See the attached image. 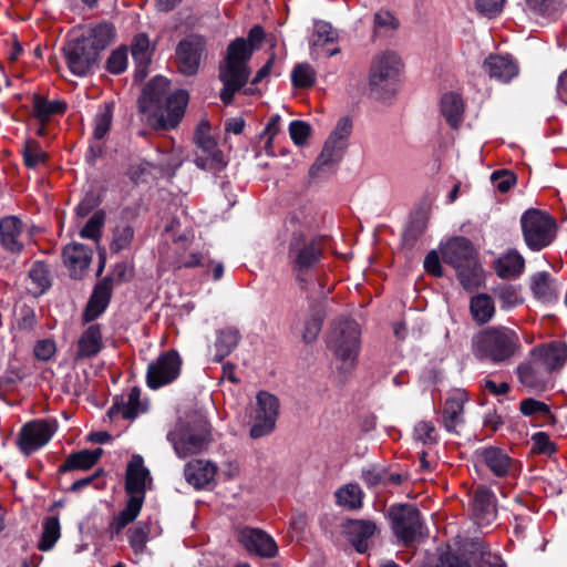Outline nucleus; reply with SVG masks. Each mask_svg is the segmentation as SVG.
<instances>
[{
	"mask_svg": "<svg viewBox=\"0 0 567 567\" xmlns=\"http://www.w3.org/2000/svg\"><path fill=\"white\" fill-rule=\"evenodd\" d=\"M264 38V29L260 25H255L250 29L247 39L236 38L228 44L226 54L219 63L218 74L223 83L219 94L223 103L230 104L235 94L247 84L250 76L248 63Z\"/></svg>",
	"mask_w": 567,
	"mask_h": 567,
	"instance_id": "nucleus-1",
	"label": "nucleus"
},
{
	"mask_svg": "<svg viewBox=\"0 0 567 567\" xmlns=\"http://www.w3.org/2000/svg\"><path fill=\"white\" fill-rule=\"evenodd\" d=\"M152 484V477L148 468L144 465L141 455L132 456L125 472V493L128 496L125 507L120 511L109 524V534L113 538L133 523L140 515L147 485Z\"/></svg>",
	"mask_w": 567,
	"mask_h": 567,
	"instance_id": "nucleus-2",
	"label": "nucleus"
},
{
	"mask_svg": "<svg viewBox=\"0 0 567 567\" xmlns=\"http://www.w3.org/2000/svg\"><path fill=\"white\" fill-rule=\"evenodd\" d=\"M167 440L181 458L199 454L212 442L210 424L202 412L189 413L176 422Z\"/></svg>",
	"mask_w": 567,
	"mask_h": 567,
	"instance_id": "nucleus-3",
	"label": "nucleus"
},
{
	"mask_svg": "<svg viewBox=\"0 0 567 567\" xmlns=\"http://www.w3.org/2000/svg\"><path fill=\"white\" fill-rule=\"evenodd\" d=\"M442 259L452 266L462 287L474 290L483 282V269L472 243L465 237H454L441 247Z\"/></svg>",
	"mask_w": 567,
	"mask_h": 567,
	"instance_id": "nucleus-4",
	"label": "nucleus"
},
{
	"mask_svg": "<svg viewBox=\"0 0 567 567\" xmlns=\"http://www.w3.org/2000/svg\"><path fill=\"white\" fill-rule=\"evenodd\" d=\"M520 348L518 334L505 327L487 328L472 338L473 354L480 360L502 363L509 360Z\"/></svg>",
	"mask_w": 567,
	"mask_h": 567,
	"instance_id": "nucleus-5",
	"label": "nucleus"
},
{
	"mask_svg": "<svg viewBox=\"0 0 567 567\" xmlns=\"http://www.w3.org/2000/svg\"><path fill=\"white\" fill-rule=\"evenodd\" d=\"M168 81L163 76L154 78L144 89V99L159 109L157 118L162 128H174L182 120L188 103V93L177 90L166 94Z\"/></svg>",
	"mask_w": 567,
	"mask_h": 567,
	"instance_id": "nucleus-6",
	"label": "nucleus"
},
{
	"mask_svg": "<svg viewBox=\"0 0 567 567\" xmlns=\"http://www.w3.org/2000/svg\"><path fill=\"white\" fill-rule=\"evenodd\" d=\"M402 71L400 56L390 51L377 54L370 65L369 87L379 100H385L394 94Z\"/></svg>",
	"mask_w": 567,
	"mask_h": 567,
	"instance_id": "nucleus-7",
	"label": "nucleus"
},
{
	"mask_svg": "<svg viewBox=\"0 0 567 567\" xmlns=\"http://www.w3.org/2000/svg\"><path fill=\"white\" fill-rule=\"evenodd\" d=\"M193 142L195 144L193 162L197 168L215 175L226 168L228 159L218 146L217 141L213 137L210 125L207 121H202L197 124Z\"/></svg>",
	"mask_w": 567,
	"mask_h": 567,
	"instance_id": "nucleus-8",
	"label": "nucleus"
},
{
	"mask_svg": "<svg viewBox=\"0 0 567 567\" xmlns=\"http://www.w3.org/2000/svg\"><path fill=\"white\" fill-rule=\"evenodd\" d=\"M520 224L525 243L532 250H542L555 238L556 223L542 210L534 208L526 210L520 218Z\"/></svg>",
	"mask_w": 567,
	"mask_h": 567,
	"instance_id": "nucleus-9",
	"label": "nucleus"
},
{
	"mask_svg": "<svg viewBox=\"0 0 567 567\" xmlns=\"http://www.w3.org/2000/svg\"><path fill=\"white\" fill-rule=\"evenodd\" d=\"M329 348L341 362V368L349 370L354 365L359 351V329L354 321L340 322L332 330L329 338Z\"/></svg>",
	"mask_w": 567,
	"mask_h": 567,
	"instance_id": "nucleus-10",
	"label": "nucleus"
},
{
	"mask_svg": "<svg viewBox=\"0 0 567 567\" xmlns=\"http://www.w3.org/2000/svg\"><path fill=\"white\" fill-rule=\"evenodd\" d=\"M393 534L403 545L412 544L422 534L420 511L412 504H394L388 511Z\"/></svg>",
	"mask_w": 567,
	"mask_h": 567,
	"instance_id": "nucleus-11",
	"label": "nucleus"
},
{
	"mask_svg": "<svg viewBox=\"0 0 567 567\" xmlns=\"http://www.w3.org/2000/svg\"><path fill=\"white\" fill-rule=\"evenodd\" d=\"M323 257V244L319 238L293 236L289 243L288 259L293 271L308 272Z\"/></svg>",
	"mask_w": 567,
	"mask_h": 567,
	"instance_id": "nucleus-12",
	"label": "nucleus"
},
{
	"mask_svg": "<svg viewBox=\"0 0 567 567\" xmlns=\"http://www.w3.org/2000/svg\"><path fill=\"white\" fill-rule=\"evenodd\" d=\"M352 133V121L341 117L324 143L321 154L312 165V171L337 164L343 157L348 140Z\"/></svg>",
	"mask_w": 567,
	"mask_h": 567,
	"instance_id": "nucleus-13",
	"label": "nucleus"
},
{
	"mask_svg": "<svg viewBox=\"0 0 567 567\" xmlns=\"http://www.w3.org/2000/svg\"><path fill=\"white\" fill-rule=\"evenodd\" d=\"M58 429L55 420H35L23 425L19 434L20 451L30 455L44 446Z\"/></svg>",
	"mask_w": 567,
	"mask_h": 567,
	"instance_id": "nucleus-14",
	"label": "nucleus"
},
{
	"mask_svg": "<svg viewBox=\"0 0 567 567\" xmlns=\"http://www.w3.org/2000/svg\"><path fill=\"white\" fill-rule=\"evenodd\" d=\"M256 399V415L250 429V436L252 439H259L272 432L280 405L278 398L266 391H260Z\"/></svg>",
	"mask_w": 567,
	"mask_h": 567,
	"instance_id": "nucleus-15",
	"label": "nucleus"
},
{
	"mask_svg": "<svg viewBox=\"0 0 567 567\" xmlns=\"http://www.w3.org/2000/svg\"><path fill=\"white\" fill-rule=\"evenodd\" d=\"M181 358L174 350L162 353L154 362L148 364L146 383L156 390L173 382L181 372Z\"/></svg>",
	"mask_w": 567,
	"mask_h": 567,
	"instance_id": "nucleus-16",
	"label": "nucleus"
},
{
	"mask_svg": "<svg viewBox=\"0 0 567 567\" xmlns=\"http://www.w3.org/2000/svg\"><path fill=\"white\" fill-rule=\"evenodd\" d=\"M342 532L357 553L365 554L380 535L381 528L373 519L358 518L347 519L342 524Z\"/></svg>",
	"mask_w": 567,
	"mask_h": 567,
	"instance_id": "nucleus-17",
	"label": "nucleus"
},
{
	"mask_svg": "<svg viewBox=\"0 0 567 567\" xmlns=\"http://www.w3.org/2000/svg\"><path fill=\"white\" fill-rule=\"evenodd\" d=\"M70 71L78 75H86L95 64L99 54L83 38L71 40L64 48Z\"/></svg>",
	"mask_w": 567,
	"mask_h": 567,
	"instance_id": "nucleus-18",
	"label": "nucleus"
},
{
	"mask_svg": "<svg viewBox=\"0 0 567 567\" xmlns=\"http://www.w3.org/2000/svg\"><path fill=\"white\" fill-rule=\"evenodd\" d=\"M237 540L248 553L259 557L274 558L278 554L275 539L260 528H238Z\"/></svg>",
	"mask_w": 567,
	"mask_h": 567,
	"instance_id": "nucleus-19",
	"label": "nucleus"
},
{
	"mask_svg": "<svg viewBox=\"0 0 567 567\" xmlns=\"http://www.w3.org/2000/svg\"><path fill=\"white\" fill-rule=\"evenodd\" d=\"M204 49L205 40L199 35H189L183 39L176 48L178 71L188 76L196 74Z\"/></svg>",
	"mask_w": 567,
	"mask_h": 567,
	"instance_id": "nucleus-20",
	"label": "nucleus"
},
{
	"mask_svg": "<svg viewBox=\"0 0 567 567\" xmlns=\"http://www.w3.org/2000/svg\"><path fill=\"white\" fill-rule=\"evenodd\" d=\"M473 518L478 526H488L497 517L496 496L484 485L477 486L472 495Z\"/></svg>",
	"mask_w": 567,
	"mask_h": 567,
	"instance_id": "nucleus-21",
	"label": "nucleus"
},
{
	"mask_svg": "<svg viewBox=\"0 0 567 567\" xmlns=\"http://www.w3.org/2000/svg\"><path fill=\"white\" fill-rule=\"evenodd\" d=\"M25 237L24 224L19 217L10 215L0 219V245L6 251L19 255Z\"/></svg>",
	"mask_w": 567,
	"mask_h": 567,
	"instance_id": "nucleus-22",
	"label": "nucleus"
},
{
	"mask_svg": "<svg viewBox=\"0 0 567 567\" xmlns=\"http://www.w3.org/2000/svg\"><path fill=\"white\" fill-rule=\"evenodd\" d=\"M550 371L536 358L530 354L527 362H523L517 367V377L519 382L536 391H544L547 386Z\"/></svg>",
	"mask_w": 567,
	"mask_h": 567,
	"instance_id": "nucleus-23",
	"label": "nucleus"
},
{
	"mask_svg": "<svg viewBox=\"0 0 567 567\" xmlns=\"http://www.w3.org/2000/svg\"><path fill=\"white\" fill-rule=\"evenodd\" d=\"M489 78L507 83L518 74V64L511 55L491 54L483 62Z\"/></svg>",
	"mask_w": 567,
	"mask_h": 567,
	"instance_id": "nucleus-24",
	"label": "nucleus"
},
{
	"mask_svg": "<svg viewBox=\"0 0 567 567\" xmlns=\"http://www.w3.org/2000/svg\"><path fill=\"white\" fill-rule=\"evenodd\" d=\"M112 295V280L104 278L96 284L84 311L86 322L95 320L107 308Z\"/></svg>",
	"mask_w": 567,
	"mask_h": 567,
	"instance_id": "nucleus-25",
	"label": "nucleus"
},
{
	"mask_svg": "<svg viewBox=\"0 0 567 567\" xmlns=\"http://www.w3.org/2000/svg\"><path fill=\"white\" fill-rule=\"evenodd\" d=\"M112 295V280L104 278L96 284L84 311L86 322L95 320L107 308Z\"/></svg>",
	"mask_w": 567,
	"mask_h": 567,
	"instance_id": "nucleus-26",
	"label": "nucleus"
},
{
	"mask_svg": "<svg viewBox=\"0 0 567 567\" xmlns=\"http://www.w3.org/2000/svg\"><path fill=\"white\" fill-rule=\"evenodd\" d=\"M193 239L194 234L188 230L174 238L176 258L174 259L173 265L176 269L195 268L204 265L205 257L202 252L192 251L186 254V249L189 247Z\"/></svg>",
	"mask_w": 567,
	"mask_h": 567,
	"instance_id": "nucleus-27",
	"label": "nucleus"
},
{
	"mask_svg": "<svg viewBox=\"0 0 567 567\" xmlns=\"http://www.w3.org/2000/svg\"><path fill=\"white\" fill-rule=\"evenodd\" d=\"M62 255L71 276L80 277L91 262L92 250L83 244L73 243L64 247Z\"/></svg>",
	"mask_w": 567,
	"mask_h": 567,
	"instance_id": "nucleus-28",
	"label": "nucleus"
},
{
	"mask_svg": "<svg viewBox=\"0 0 567 567\" xmlns=\"http://www.w3.org/2000/svg\"><path fill=\"white\" fill-rule=\"evenodd\" d=\"M544 364L550 372L560 369L567 360V344L560 341H554L548 344L534 348L530 352Z\"/></svg>",
	"mask_w": 567,
	"mask_h": 567,
	"instance_id": "nucleus-29",
	"label": "nucleus"
},
{
	"mask_svg": "<svg viewBox=\"0 0 567 567\" xmlns=\"http://www.w3.org/2000/svg\"><path fill=\"white\" fill-rule=\"evenodd\" d=\"M477 460L497 477L506 476L512 466V458L503 450L494 446L478 451Z\"/></svg>",
	"mask_w": 567,
	"mask_h": 567,
	"instance_id": "nucleus-30",
	"label": "nucleus"
},
{
	"mask_svg": "<svg viewBox=\"0 0 567 567\" xmlns=\"http://www.w3.org/2000/svg\"><path fill=\"white\" fill-rule=\"evenodd\" d=\"M101 327L97 323L89 326L80 336L76 343L74 360H83L95 357L102 349Z\"/></svg>",
	"mask_w": 567,
	"mask_h": 567,
	"instance_id": "nucleus-31",
	"label": "nucleus"
},
{
	"mask_svg": "<svg viewBox=\"0 0 567 567\" xmlns=\"http://www.w3.org/2000/svg\"><path fill=\"white\" fill-rule=\"evenodd\" d=\"M494 269L499 278L515 279L524 272L525 259L517 250L509 249L494 261Z\"/></svg>",
	"mask_w": 567,
	"mask_h": 567,
	"instance_id": "nucleus-32",
	"label": "nucleus"
},
{
	"mask_svg": "<svg viewBox=\"0 0 567 567\" xmlns=\"http://www.w3.org/2000/svg\"><path fill=\"white\" fill-rule=\"evenodd\" d=\"M216 471L217 468L212 462L196 460L186 464L184 474L189 484L200 488L213 482Z\"/></svg>",
	"mask_w": 567,
	"mask_h": 567,
	"instance_id": "nucleus-33",
	"label": "nucleus"
},
{
	"mask_svg": "<svg viewBox=\"0 0 567 567\" xmlns=\"http://www.w3.org/2000/svg\"><path fill=\"white\" fill-rule=\"evenodd\" d=\"M146 410L141 401V390L132 388L126 399L116 400L110 409V415H121L125 420H133Z\"/></svg>",
	"mask_w": 567,
	"mask_h": 567,
	"instance_id": "nucleus-34",
	"label": "nucleus"
},
{
	"mask_svg": "<svg viewBox=\"0 0 567 567\" xmlns=\"http://www.w3.org/2000/svg\"><path fill=\"white\" fill-rule=\"evenodd\" d=\"M103 454L102 449L82 450L70 454L64 463L60 465L59 472L65 473L70 471H87L93 467Z\"/></svg>",
	"mask_w": 567,
	"mask_h": 567,
	"instance_id": "nucleus-35",
	"label": "nucleus"
},
{
	"mask_svg": "<svg viewBox=\"0 0 567 567\" xmlns=\"http://www.w3.org/2000/svg\"><path fill=\"white\" fill-rule=\"evenodd\" d=\"M532 291L542 302H554L558 299V286L548 272H538L532 278Z\"/></svg>",
	"mask_w": 567,
	"mask_h": 567,
	"instance_id": "nucleus-36",
	"label": "nucleus"
},
{
	"mask_svg": "<svg viewBox=\"0 0 567 567\" xmlns=\"http://www.w3.org/2000/svg\"><path fill=\"white\" fill-rule=\"evenodd\" d=\"M441 112L449 125L457 128L463 121L464 104L462 97L454 92L445 93L441 100Z\"/></svg>",
	"mask_w": 567,
	"mask_h": 567,
	"instance_id": "nucleus-37",
	"label": "nucleus"
},
{
	"mask_svg": "<svg viewBox=\"0 0 567 567\" xmlns=\"http://www.w3.org/2000/svg\"><path fill=\"white\" fill-rule=\"evenodd\" d=\"M467 551L475 567H506L502 557L481 542H473Z\"/></svg>",
	"mask_w": 567,
	"mask_h": 567,
	"instance_id": "nucleus-38",
	"label": "nucleus"
},
{
	"mask_svg": "<svg viewBox=\"0 0 567 567\" xmlns=\"http://www.w3.org/2000/svg\"><path fill=\"white\" fill-rule=\"evenodd\" d=\"M240 333L236 328L229 327L217 331L215 341V355L217 362L223 361L238 346Z\"/></svg>",
	"mask_w": 567,
	"mask_h": 567,
	"instance_id": "nucleus-39",
	"label": "nucleus"
},
{
	"mask_svg": "<svg viewBox=\"0 0 567 567\" xmlns=\"http://www.w3.org/2000/svg\"><path fill=\"white\" fill-rule=\"evenodd\" d=\"M113 37L114 30L112 24L103 22L87 29L81 38L100 54L101 51L111 44Z\"/></svg>",
	"mask_w": 567,
	"mask_h": 567,
	"instance_id": "nucleus-40",
	"label": "nucleus"
},
{
	"mask_svg": "<svg viewBox=\"0 0 567 567\" xmlns=\"http://www.w3.org/2000/svg\"><path fill=\"white\" fill-rule=\"evenodd\" d=\"M131 52L136 64L137 75L144 78L151 62L150 40L146 34L141 33L134 38Z\"/></svg>",
	"mask_w": 567,
	"mask_h": 567,
	"instance_id": "nucleus-41",
	"label": "nucleus"
},
{
	"mask_svg": "<svg viewBox=\"0 0 567 567\" xmlns=\"http://www.w3.org/2000/svg\"><path fill=\"white\" fill-rule=\"evenodd\" d=\"M470 311L476 323H487L495 315V305L492 297L486 293H480L472 297L470 301Z\"/></svg>",
	"mask_w": 567,
	"mask_h": 567,
	"instance_id": "nucleus-42",
	"label": "nucleus"
},
{
	"mask_svg": "<svg viewBox=\"0 0 567 567\" xmlns=\"http://www.w3.org/2000/svg\"><path fill=\"white\" fill-rule=\"evenodd\" d=\"M364 493L355 483L347 484L336 492L337 504L348 509H360L363 505Z\"/></svg>",
	"mask_w": 567,
	"mask_h": 567,
	"instance_id": "nucleus-43",
	"label": "nucleus"
},
{
	"mask_svg": "<svg viewBox=\"0 0 567 567\" xmlns=\"http://www.w3.org/2000/svg\"><path fill=\"white\" fill-rule=\"evenodd\" d=\"M32 107L34 116L44 124L52 115L64 113L66 105L59 100L49 101L40 95H34Z\"/></svg>",
	"mask_w": 567,
	"mask_h": 567,
	"instance_id": "nucleus-44",
	"label": "nucleus"
},
{
	"mask_svg": "<svg viewBox=\"0 0 567 567\" xmlns=\"http://www.w3.org/2000/svg\"><path fill=\"white\" fill-rule=\"evenodd\" d=\"M464 412V401L461 396L447 399L443 410V423L449 432H455L456 427L461 425Z\"/></svg>",
	"mask_w": 567,
	"mask_h": 567,
	"instance_id": "nucleus-45",
	"label": "nucleus"
},
{
	"mask_svg": "<svg viewBox=\"0 0 567 567\" xmlns=\"http://www.w3.org/2000/svg\"><path fill=\"white\" fill-rule=\"evenodd\" d=\"M151 526L147 522L140 520L127 530V540L135 556L145 553L150 540Z\"/></svg>",
	"mask_w": 567,
	"mask_h": 567,
	"instance_id": "nucleus-46",
	"label": "nucleus"
},
{
	"mask_svg": "<svg viewBox=\"0 0 567 567\" xmlns=\"http://www.w3.org/2000/svg\"><path fill=\"white\" fill-rule=\"evenodd\" d=\"M519 412L524 416L542 417L544 422L540 425L554 424L556 421L555 416L551 414L549 405L533 398H527L520 401Z\"/></svg>",
	"mask_w": 567,
	"mask_h": 567,
	"instance_id": "nucleus-47",
	"label": "nucleus"
},
{
	"mask_svg": "<svg viewBox=\"0 0 567 567\" xmlns=\"http://www.w3.org/2000/svg\"><path fill=\"white\" fill-rule=\"evenodd\" d=\"M61 536V526L58 516H49L42 523V535L38 544L41 551L53 548Z\"/></svg>",
	"mask_w": 567,
	"mask_h": 567,
	"instance_id": "nucleus-48",
	"label": "nucleus"
},
{
	"mask_svg": "<svg viewBox=\"0 0 567 567\" xmlns=\"http://www.w3.org/2000/svg\"><path fill=\"white\" fill-rule=\"evenodd\" d=\"M134 238V229L127 224L117 225L113 230L110 250L118 254L124 249H128Z\"/></svg>",
	"mask_w": 567,
	"mask_h": 567,
	"instance_id": "nucleus-49",
	"label": "nucleus"
},
{
	"mask_svg": "<svg viewBox=\"0 0 567 567\" xmlns=\"http://www.w3.org/2000/svg\"><path fill=\"white\" fill-rule=\"evenodd\" d=\"M113 111L111 104H104L93 120V137L97 141L105 137L112 124Z\"/></svg>",
	"mask_w": 567,
	"mask_h": 567,
	"instance_id": "nucleus-50",
	"label": "nucleus"
},
{
	"mask_svg": "<svg viewBox=\"0 0 567 567\" xmlns=\"http://www.w3.org/2000/svg\"><path fill=\"white\" fill-rule=\"evenodd\" d=\"M22 155L24 165L29 168H35L47 161V153L42 151L38 142L32 140L24 143Z\"/></svg>",
	"mask_w": 567,
	"mask_h": 567,
	"instance_id": "nucleus-51",
	"label": "nucleus"
},
{
	"mask_svg": "<svg viewBox=\"0 0 567 567\" xmlns=\"http://www.w3.org/2000/svg\"><path fill=\"white\" fill-rule=\"evenodd\" d=\"M316 73L308 63H300L295 66L291 73L292 84L297 87H308L315 83Z\"/></svg>",
	"mask_w": 567,
	"mask_h": 567,
	"instance_id": "nucleus-52",
	"label": "nucleus"
},
{
	"mask_svg": "<svg viewBox=\"0 0 567 567\" xmlns=\"http://www.w3.org/2000/svg\"><path fill=\"white\" fill-rule=\"evenodd\" d=\"M104 224V213L96 212L86 221L84 227L80 231V236L83 238L97 240L101 236V229Z\"/></svg>",
	"mask_w": 567,
	"mask_h": 567,
	"instance_id": "nucleus-53",
	"label": "nucleus"
},
{
	"mask_svg": "<svg viewBox=\"0 0 567 567\" xmlns=\"http://www.w3.org/2000/svg\"><path fill=\"white\" fill-rule=\"evenodd\" d=\"M527 7L535 13L551 16L561 10L563 0H526Z\"/></svg>",
	"mask_w": 567,
	"mask_h": 567,
	"instance_id": "nucleus-54",
	"label": "nucleus"
},
{
	"mask_svg": "<svg viewBox=\"0 0 567 567\" xmlns=\"http://www.w3.org/2000/svg\"><path fill=\"white\" fill-rule=\"evenodd\" d=\"M310 133V125L303 121H292L289 124V135L297 146H303Z\"/></svg>",
	"mask_w": 567,
	"mask_h": 567,
	"instance_id": "nucleus-55",
	"label": "nucleus"
},
{
	"mask_svg": "<svg viewBox=\"0 0 567 567\" xmlns=\"http://www.w3.org/2000/svg\"><path fill=\"white\" fill-rule=\"evenodd\" d=\"M322 319L319 313H312L305 322V328L302 331V340L306 343L313 342L321 330Z\"/></svg>",
	"mask_w": 567,
	"mask_h": 567,
	"instance_id": "nucleus-56",
	"label": "nucleus"
},
{
	"mask_svg": "<svg viewBox=\"0 0 567 567\" xmlns=\"http://www.w3.org/2000/svg\"><path fill=\"white\" fill-rule=\"evenodd\" d=\"M127 66V50L117 49L111 53L107 59V70L111 73L120 74Z\"/></svg>",
	"mask_w": 567,
	"mask_h": 567,
	"instance_id": "nucleus-57",
	"label": "nucleus"
},
{
	"mask_svg": "<svg viewBox=\"0 0 567 567\" xmlns=\"http://www.w3.org/2000/svg\"><path fill=\"white\" fill-rule=\"evenodd\" d=\"M414 436L424 444L434 443L436 441L435 426L432 422L421 421L414 427Z\"/></svg>",
	"mask_w": 567,
	"mask_h": 567,
	"instance_id": "nucleus-58",
	"label": "nucleus"
},
{
	"mask_svg": "<svg viewBox=\"0 0 567 567\" xmlns=\"http://www.w3.org/2000/svg\"><path fill=\"white\" fill-rule=\"evenodd\" d=\"M492 181L501 193H506L515 184L516 177L508 171H496L492 174Z\"/></svg>",
	"mask_w": 567,
	"mask_h": 567,
	"instance_id": "nucleus-59",
	"label": "nucleus"
},
{
	"mask_svg": "<svg viewBox=\"0 0 567 567\" xmlns=\"http://www.w3.org/2000/svg\"><path fill=\"white\" fill-rule=\"evenodd\" d=\"M497 296L506 307H515L522 302L519 290L511 285L501 287L497 290Z\"/></svg>",
	"mask_w": 567,
	"mask_h": 567,
	"instance_id": "nucleus-60",
	"label": "nucleus"
},
{
	"mask_svg": "<svg viewBox=\"0 0 567 567\" xmlns=\"http://www.w3.org/2000/svg\"><path fill=\"white\" fill-rule=\"evenodd\" d=\"M361 478L363 483L370 488L378 485L386 486V472L375 467L363 471Z\"/></svg>",
	"mask_w": 567,
	"mask_h": 567,
	"instance_id": "nucleus-61",
	"label": "nucleus"
},
{
	"mask_svg": "<svg viewBox=\"0 0 567 567\" xmlns=\"http://www.w3.org/2000/svg\"><path fill=\"white\" fill-rule=\"evenodd\" d=\"M32 281L38 284V286L44 290L50 286V280L48 277V270L44 264L42 262H34L30 269L29 274Z\"/></svg>",
	"mask_w": 567,
	"mask_h": 567,
	"instance_id": "nucleus-62",
	"label": "nucleus"
},
{
	"mask_svg": "<svg viewBox=\"0 0 567 567\" xmlns=\"http://www.w3.org/2000/svg\"><path fill=\"white\" fill-rule=\"evenodd\" d=\"M56 351L55 342L51 339H43L34 346V355L42 361L50 360Z\"/></svg>",
	"mask_w": 567,
	"mask_h": 567,
	"instance_id": "nucleus-63",
	"label": "nucleus"
},
{
	"mask_svg": "<svg viewBox=\"0 0 567 567\" xmlns=\"http://www.w3.org/2000/svg\"><path fill=\"white\" fill-rule=\"evenodd\" d=\"M504 0H476V10L486 17H495L502 11Z\"/></svg>",
	"mask_w": 567,
	"mask_h": 567,
	"instance_id": "nucleus-64",
	"label": "nucleus"
}]
</instances>
